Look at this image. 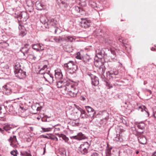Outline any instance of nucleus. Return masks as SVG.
Listing matches in <instances>:
<instances>
[{
    "label": "nucleus",
    "instance_id": "5",
    "mask_svg": "<svg viewBox=\"0 0 156 156\" xmlns=\"http://www.w3.org/2000/svg\"><path fill=\"white\" fill-rule=\"evenodd\" d=\"M95 66L98 68V71L100 75H101V77L102 78H104L105 76L104 74L105 73V66L101 62L96 61L95 62Z\"/></svg>",
    "mask_w": 156,
    "mask_h": 156
},
{
    "label": "nucleus",
    "instance_id": "53",
    "mask_svg": "<svg viewBox=\"0 0 156 156\" xmlns=\"http://www.w3.org/2000/svg\"><path fill=\"white\" fill-rule=\"evenodd\" d=\"M71 123L73 126H77L78 125V122H76V120H74Z\"/></svg>",
    "mask_w": 156,
    "mask_h": 156
},
{
    "label": "nucleus",
    "instance_id": "19",
    "mask_svg": "<svg viewBox=\"0 0 156 156\" xmlns=\"http://www.w3.org/2000/svg\"><path fill=\"white\" fill-rule=\"evenodd\" d=\"M103 114L105 115L106 116L105 117L104 119H102L101 120L100 122V124L102 125L103 126H104L106 124L107 122V120L108 118V114L106 111H104Z\"/></svg>",
    "mask_w": 156,
    "mask_h": 156
},
{
    "label": "nucleus",
    "instance_id": "46",
    "mask_svg": "<svg viewBox=\"0 0 156 156\" xmlns=\"http://www.w3.org/2000/svg\"><path fill=\"white\" fill-rule=\"evenodd\" d=\"M8 109L10 112H13L14 111L13 106L12 105H10L8 106V107L7 108Z\"/></svg>",
    "mask_w": 156,
    "mask_h": 156
},
{
    "label": "nucleus",
    "instance_id": "1",
    "mask_svg": "<svg viewBox=\"0 0 156 156\" xmlns=\"http://www.w3.org/2000/svg\"><path fill=\"white\" fill-rule=\"evenodd\" d=\"M111 53L113 55L115 54V51L114 48H103L97 49L96 50V57L100 59L103 58L105 55H107L108 54Z\"/></svg>",
    "mask_w": 156,
    "mask_h": 156
},
{
    "label": "nucleus",
    "instance_id": "10",
    "mask_svg": "<svg viewBox=\"0 0 156 156\" xmlns=\"http://www.w3.org/2000/svg\"><path fill=\"white\" fill-rule=\"evenodd\" d=\"M16 76L20 79H22L26 76V72L22 69L14 73Z\"/></svg>",
    "mask_w": 156,
    "mask_h": 156
},
{
    "label": "nucleus",
    "instance_id": "39",
    "mask_svg": "<svg viewBox=\"0 0 156 156\" xmlns=\"http://www.w3.org/2000/svg\"><path fill=\"white\" fill-rule=\"evenodd\" d=\"M9 140L11 143H16L17 142L16 136L14 135L12 137L11 136Z\"/></svg>",
    "mask_w": 156,
    "mask_h": 156
},
{
    "label": "nucleus",
    "instance_id": "33",
    "mask_svg": "<svg viewBox=\"0 0 156 156\" xmlns=\"http://www.w3.org/2000/svg\"><path fill=\"white\" fill-rule=\"evenodd\" d=\"M89 4L90 6L93 8H97V9L96 10H98V7L96 3L94 2L93 0H90L89 2Z\"/></svg>",
    "mask_w": 156,
    "mask_h": 156
},
{
    "label": "nucleus",
    "instance_id": "16",
    "mask_svg": "<svg viewBox=\"0 0 156 156\" xmlns=\"http://www.w3.org/2000/svg\"><path fill=\"white\" fill-rule=\"evenodd\" d=\"M81 11H82V9L80 7L77 6L73 7L71 10L72 13L74 15H76L77 13H80Z\"/></svg>",
    "mask_w": 156,
    "mask_h": 156
},
{
    "label": "nucleus",
    "instance_id": "47",
    "mask_svg": "<svg viewBox=\"0 0 156 156\" xmlns=\"http://www.w3.org/2000/svg\"><path fill=\"white\" fill-rule=\"evenodd\" d=\"M67 36H66L65 35H63L61 36H60V38L61 40V42H62L63 41H67Z\"/></svg>",
    "mask_w": 156,
    "mask_h": 156
},
{
    "label": "nucleus",
    "instance_id": "32",
    "mask_svg": "<svg viewBox=\"0 0 156 156\" xmlns=\"http://www.w3.org/2000/svg\"><path fill=\"white\" fill-rule=\"evenodd\" d=\"M60 2L59 3V6L62 9L66 8L68 7V5L66 3L62 0H59Z\"/></svg>",
    "mask_w": 156,
    "mask_h": 156
},
{
    "label": "nucleus",
    "instance_id": "51",
    "mask_svg": "<svg viewBox=\"0 0 156 156\" xmlns=\"http://www.w3.org/2000/svg\"><path fill=\"white\" fill-rule=\"evenodd\" d=\"M106 85L108 89H109L112 87V85L108 82L106 83Z\"/></svg>",
    "mask_w": 156,
    "mask_h": 156
},
{
    "label": "nucleus",
    "instance_id": "34",
    "mask_svg": "<svg viewBox=\"0 0 156 156\" xmlns=\"http://www.w3.org/2000/svg\"><path fill=\"white\" fill-rule=\"evenodd\" d=\"M21 69V65L19 62H16L14 66V72H15Z\"/></svg>",
    "mask_w": 156,
    "mask_h": 156
},
{
    "label": "nucleus",
    "instance_id": "26",
    "mask_svg": "<svg viewBox=\"0 0 156 156\" xmlns=\"http://www.w3.org/2000/svg\"><path fill=\"white\" fill-rule=\"evenodd\" d=\"M62 88H63V89L66 91L67 89H66L67 87L69 85H72L71 84H70L69 82L66 80H62Z\"/></svg>",
    "mask_w": 156,
    "mask_h": 156
},
{
    "label": "nucleus",
    "instance_id": "56",
    "mask_svg": "<svg viewBox=\"0 0 156 156\" xmlns=\"http://www.w3.org/2000/svg\"><path fill=\"white\" fill-rule=\"evenodd\" d=\"M60 128L59 127L55 128L54 130V132H55V133H57V132L59 131H60Z\"/></svg>",
    "mask_w": 156,
    "mask_h": 156
},
{
    "label": "nucleus",
    "instance_id": "40",
    "mask_svg": "<svg viewBox=\"0 0 156 156\" xmlns=\"http://www.w3.org/2000/svg\"><path fill=\"white\" fill-rule=\"evenodd\" d=\"M87 156H102V154L99 152L94 151L91 153L90 155L88 154Z\"/></svg>",
    "mask_w": 156,
    "mask_h": 156
},
{
    "label": "nucleus",
    "instance_id": "59",
    "mask_svg": "<svg viewBox=\"0 0 156 156\" xmlns=\"http://www.w3.org/2000/svg\"><path fill=\"white\" fill-rule=\"evenodd\" d=\"M27 152H21V154H20V155L22 156H26V155L27 154Z\"/></svg>",
    "mask_w": 156,
    "mask_h": 156
},
{
    "label": "nucleus",
    "instance_id": "21",
    "mask_svg": "<svg viewBox=\"0 0 156 156\" xmlns=\"http://www.w3.org/2000/svg\"><path fill=\"white\" fill-rule=\"evenodd\" d=\"M55 135H57L59 137L62 138L63 140H64L66 143L69 144L68 141L69 139L65 135L61 133L59 134L58 133H56Z\"/></svg>",
    "mask_w": 156,
    "mask_h": 156
},
{
    "label": "nucleus",
    "instance_id": "57",
    "mask_svg": "<svg viewBox=\"0 0 156 156\" xmlns=\"http://www.w3.org/2000/svg\"><path fill=\"white\" fill-rule=\"evenodd\" d=\"M80 54L79 52L77 54V55L76 56V58L79 59H81V58L80 55Z\"/></svg>",
    "mask_w": 156,
    "mask_h": 156
},
{
    "label": "nucleus",
    "instance_id": "18",
    "mask_svg": "<svg viewBox=\"0 0 156 156\" xmlns=\"http://www.w3.org/2000/svg\"><path fill=\"white\" fill-rule=\"evenodd\" d=\"M79 108L78 109L81 113L80 117L83 119L87 118L89 116V114H87L85 110L81 108Z\"/></svg>",
    "mask_w": 156,
    "mask_h": 156
},
{
    "label": "nucleus",
    "instance_id": "25",
    "mask_svg": "<svg viewBox=\"0 0 156 156\" xmlns=\"http://www.w3.org/2000/svg\"><path fill=\"white\" fill-rule=\"evenodd\" d=\"M41 45L42 44H40L37 43L33 44L32 47L33 49L37 50V51H38L40 50H43V48H42Z\"/></svg>",
    "mask_w": 156,
    "mask_h": 156
},
{
    "label": "nucleus",
    "instance_id": "7",
    "mask_svg": "<svg viewBox=\"0 0 156 156\" xmlns=\"http://www.w3.org/2000/svg\"><path fill=\"white\" fill-rule=\"evenodd\" d=\"M29 16L28 13L25 11L21 12L17 16V17L19 21H26L29 18Z\"/></svg>",
    "mask_w": 156,
    "mask_h": 156
},
{
    "label": "nucleus",
    "instance_id": "14",
    "mask_svg": "<svg viewBox=\"0 0 156 156\" xmlns=\"http://www.w3.org/2000/svg\"><path fill=\"white\" fill-rule=\"evenodd\" d=\"M89 115L91 118H94V116L95 114V112L94 110L92 108L89 106H86L85 107Z\"/></svg>",
    "mask_w": 156,
    "mask_h": 156
},
{
    "label": "nucleus",
    "instance_id": "4",
    "mask_svg": "<svg viewBox=\"0 0 156 156\" xmlns=\"http://www.w3.org/2000/svg\"><path fill=\"white\" fill-rule=\"evenodd\" d=\"M57 23V21L55 19L49 18L48 20V24L47 26H45L46 28H49V27L52 26L53 28L54 33L56 34L58 28L55 26Z\"/></svg>",
    "mask_w": 156,
    "mask_h": 156
},
{
    "label": "nucleus",
    "instance_id": "55",
    "mask_svg": "<svg viewBox=\"0 0 156 156\" xmlns=\"http://www.w3.org/2000/svg\"><path fill=\"white\" fill-rule=\"evenodd\" d=\"M34 54L32 53L31 54H30V53L29 52L28 53V54H27V55L28 57L30 59V57L31 58H32L33 57V56L34 55Z\"/></svg>",
    "mask_w": 156,
    "mask_h": 156
},
{
    "label": "nucleus",
    "instance_id": "60",
    "mask_svg": "<svg viewBox=\"0 0 156 156\" xmlns=\"http://www.w3.org/2000/svg\"><path fill=\"white\" fill-rule=\"evenodd\" d=\"M151 117H154V118H156V111L153 112V115H152Z\"/></svg>",
    "mask_w": 156,
    "mask_h": 156
},
{
    "label": "nucleus",
    "instance_id": "23",
    "mask_svg": "<svg viewBox=\"0 0 156 156\" xmlns=\"http://www.w3.org/2000/svg\"><path fill=\"white\" fill-rule=\"evenodd\" d=\"M35 5L36 9L38 10H41L43 9L44 5L40 1H37L35 3Z\"/></svg>",
    "mask_w": 156,
    "mask_h": 156
},
{
    "label": "nucleus",
    "instance_id": "17",
    "mask_svg": "<svg viewBox=\"0 0 156 156\" xmlns=\"http://www.w3.org/2000/svg\"><path fill=\"white\" fill-rule=\"evenodd\" d=\"M55 76L56 79L60 80L63 77V75L61 70L60 69H57L55 70Z\"/></svg>",
    "mask_w": 156,
    "mask_h": 156
},
{
    "label": "nucleus",
    "instance_id": "52",
    "mask_svg": "<svg viewBox=\"0 0 156 156\" xmlns=\"http://www.w3.org/2000/svg\"><path fill=\"white\" fill-rule=\"evenodd\" d=\"M115 51H116V50L115 49ZM113 55L114 56V57H112V56H111V59L112 60V61H113L114 62H115V61H117V58H116V54L115 55H113Z\"/></svg>",
    "mask_w": 156,
    "mask_h": 156
},
{
    "label": "nucleus",
    "instance_id": "50",
    "mask_svg": "<svg viewBox=\"0 0 156 156\" xmlns=\"http://www.w3.org/2000/svg\"><path fill=\"white\" fill-rule=\"evenodd\" d=\"M49 139H51L52 140H54L55 141H57L58 140V138L56 136H49Z\"/></svg>",
    "mask_w": 156,
    "mask_h": 156
},
{
    "label": "nucleus",
    "instance_id": "63",
    "mask_svg": "<svg viewBox=\"0 0 156 156\" xmlns=\"http://www.w3.org/2000/svg\"><path fill=\"white\" fill-rule=\"evenodd\" d=\"M105 111H103L102 112H101V116H102V118H103V119H104L105 117L106 116L105 115L103 114L104 112Z\"/></svg>",
    "mask_w": 156,
    "mask_h": 156
},
{
    "label": "nucleus",
    "instance_id": "6",
    "mask_svg": "<svg viewBox=\"0 0 156 156\" xmlns=\"http://www.w3.org/2000/svg\"><path fill=\"white\" fill-rule=\"evenodd\" d=\"M66 89H67V90L66 91L67 92V94L72 97L76 96L78 93V90L73 85H69Z\"/></svg>",
    "mask_w": 156,
    "mask_h": 156
},
{
    "label": "nucleus",
    "instance_id": "44",
    "mask_svg": "<svg viewBox=\"0 0 156 156\" xmlns=\"http://www.w3.org/2000/svg\"><path fill=\"white\" fill-rule=\"evenodd\" d=\"M53 40L55 41L57 43H59L61 42L60 38V36L54 37Z\"/></svg>",
    "mask_w": 156,
    "mask_h": 156
},
{
    "label": "nucleus",
    "instance_id": "28",
    "mask_svg": "<svg viewBox=\"0 0 156 156\" xmlns=\"http://www.w3.org/2000/svg\"><path fill=\"white\" fill-rule=\"evenodd\" d=\"M137 109L139 110H140L141 112H143L144 111L147 113L148 116H149L150 114L148 111L147 109L145 106L142 105L139 106Z\"/></svg>",
    "mask_w": 156,
    "mask_h": 156
},
{
    "label": "nucleus",
    "instance_id": "62",
    "mask_svg": "<svg viewBox=\"0 0 156 156\" xmlns=\"http://www.w3.org/2000/svg\"><path fill=\"white\" fill-rule=\"evenodd\" d=\"M0 132H1L2 134H4L5 131L4 130L0 128Z\"/></svg>",
    "mask_w": 156,
    "mask_h": 156
},
{
    "label": "nucleus",
    "instance_id": "49",
    "mask_svg": "<svg viewBox=\"0 0 156 156\" xmlns=\"http://www.w3.org/2000/svg\"><path fill=\"white\" fill-rule=\"evenodd\" d=\"M41 129H42V131L43 132H48L50 131L51 129V128H44L42 127Z\"/></svg>",
    "mask_w": 156,
    "mask_h": 156
},
{
    "label": "nucleus",
    "instance_id": "12",
    "mask_svg": "<svg viewBox=\"0 0 156 156\" xmlns=\"http://www.w3.org/2000/svg\"><path fill=\"white\" fill-rule=\"evenodd\" d=\"M88 75L91 78L92 80V84L93 85L96 86L99 84V81L97 77L91 74H89Z\"/></svg>",
    "mask_w": 156,
    "mask_h": 156
},
{
    "label": "nucleus",
    "instance_id": "2",
    "mask_svg": "<svg viewBox=\"0 0 156 156\" xmlns=\"http://www.w3.org/2000/svg\"><path fill=\"white\" fill-rule=\"evenodd\" d=\"M64 67L68 70V72L71 74L76 73L78 69V66L76 62L72 61H70L67 63L64 64Z\"/></svg>",
    "mask_w": 156,
    "mask_h": 156
},
{
    "label": "nucleus",
    "instance_id": "43",
    "mask_svg": "<svg viewBox=\"0 0 156 156\" xmlns=\"http://www.w3.org/2000/svg\"><path fill=\"white\" fill-rule=\"evenodd\" d=\"M57 86L58 88H62V80H60L57 82Z\"/></svg>",
    "mask_w": 156,
    "mask_h": 156
},
{
    "label": "nucleus",
    "instance_id": "35",
    "mask_svg": "<svg viewBox=\"0 0 156 156\" xmlns=\"http://www.w3.org/2000/svg\"><path fill=\"white\" fill-rule=\"evenodd\" d=\"M48 20V19L45 17L43 16L41 17L40 19V21L43 24H44V25H46V26H47Z\"/></svg>",
    "mask_w": 156,
    "mask_h": 156
},
{
    "label": "nucleus",
    "instance_id": "58",
    "mask_svg": "<svg viewBox=\"0 0 156 156\" xmlns=\"http://www.w3.org/2000/svg\"><path fill=\"white\" fill-rule=\"evenodd\" d=\"M61 155L62 156H67L66 151L64 150L61 152Z\"/></svg>",
    "mask_w": 156,
    "mask_h": 156
},
{
    "label": "nucleus",
    "instance_id": "45",
    "mask_svg": "<svg viewBox=\"0 0 156 156\" xmlns=\"http://www.w3.org/2000/svg\"><path fill=\"white\" fill-rule=\"evenodd\" d=\"M27 10L30 12H31L33 11V6L32 5H27L26 7Z\"/></svg>",
    "mask_w": 156,
    "mask_h": 156
},
{
    "label": "nucleus",
    "instance_id": "15",
    "mask_svg": "<svg viewBox=\"0 0 156 156\" xmlns=\"http://www.w3.org/2000/svg\"><path fill=\"white\" fill-rule=\"evenodd\" d=\"M118 73L119 72L117 71H108L106 73L107 76H109L110 79L112 78V79L116 78L117 77L115 76L118 75Z\"/></svg>",
    "mask_w": 156,
    "mask_h": 156
},
{
    "label": "nucleus",
    "instance_id": "9",
    "mask_svg": "<svg viewBox=\"0 0 156 156\" xmlns=\"http://www.w3.org/2000/svg\"><path fill=\"white\" fill-rule=\"evenodd\" d=\"M43 77L46 81L50 83H53L54 80L53 77V75L51 74L50 72L49 73H44L43 74Z\"/></svg>",
    "mask_w": 156,
    "mask_h": 156
},
{
    "label": "nucleus",
    "instance_id": "54",
    "mask_svg": "<svg viewBox=\"0 0 156 156\" xmlns=\"http://www.w3.org/2000/svg\"><path fill=\"white\" fill-rule=\"evenodd\" d=\"M17 151H13L11 152V154L14 156H17Z\"/></svg>",
    "mask_w": 156,
    "mask_h": 156
},
{
    "label": "nucleus",
    "instance_id": "20",
    "mask_svg": "<svg viewBox=\"0 0 156 156\" xmlns=\"http://www.w3.org/2000/svg\"><path fill=\"white\" fill-rule=\"evenodd\" d=\"M139 142L142 144H145L147 143V139L145 136L141 135L138 137Z\"/></svg>",
    "mask_w": 156,
    "mask_h": 156
},
{
    "label": "nucleus",
    "instance_id": "48",
    "mask_svg": "<svg viewBox=\"0 0 156 156\" xmlns=\"http://www.w3.org/2000/svg\"><path fill=\"white\" fill-rule=\"evenodd\" d=\"M73 50V49L71 48H70V46H66V51L68 52H72Z\"/></svg>",
    "mask_w": 156,
    "mask_h": 156
},
{
    "label": "nucleus",
    "instance_id": "64",
    "mask_svg": "<svg viewBox=\"0 0 156 156\" xmlns=\"http://www.w3.org/2000/svg\"><path fill=\"white\" fill-rule=\"evenodd\" d=\"M30 59H31L35 60L36 59V57L35 56V55H34L33 56V57L32 58H31V57H30Z\"/></svg>",
    "mask_w": 156,
    "mask_h": 156
},
{
    "label": "nucleus",
    "instance_id": "61",
    "mask_svg": "<svg viewBox=\"0 0 156 156\" xmlns=\"http://www.w3.org/2000/svg\"><path fill=\"white\" fill-rule=\"evenodd\" d=\"M80 99L81 100L84 101L86 100V98L82 96L80 97Z\"/></svg>",
    "mask_w": 156,
    "mask_h": 156
},
{
    "label": "nucleus",
    "instance_id": "8",
    "mask_svg": "<svg viewBox=\"0 0 156 156\" xmlns=\"http://www.w3.org/2000/svg\"><path fill=\"white\" fill-rule=\"evenodd\" d=\"M14 84L12 83H9L3 86V90L7 95L10 94L11 92H12V88L10 87V85H13Z\"/></svg>",
    "mask_w": 156,
    "mask_h": 156
},
{
    "label": "nucleus",
    "instance_id": "27",
    "mask_svg": "<svg viewBox=\"0 0 156 156\" xmlns=\"http://www.w3.org/2000/svg\"><path fill=\"white\" fill-rule=\"evenodd\" d=\"M131 130L132 133L136 136H139L143 133V131H140L137 130L135 127H132L131 129Z\"/></svg>",
    "mask_w": 156,
    "mask_h": 156
},
{
    "label": "nucleus",
    "instance_id": "31",
    "mask_svg": "<svg viewBox=\"0 0 156 156\" xmlns=\"http://www.w3.org/2000/svg\"><path fill=\"white\" fill-rule=\"evenodd\" d=\"M66 42L72 43L76 41V38L75 36H67Z\"/></svg>",
    "mask_w": 156,
    "mask_h": 156
},
{
    "label": "nucleus",
    "instance_id": "38",
    "mask_svg": "<svg viewBox=\"0 0 156 156\" xmlns=\"http://www.w3.org/2000/svg\"><path fill=\"white\" fill-rule=\"evenodd\" d=\"M12 128V126L9 124H7L5 125L3 127V129L7 132L9 130H10Z\"/></svg>",
    "mask_w": 156,
    "mask_h": 156
},
{
    "label": "nucleus",
    "instance_id": "24",
    "mask_svg": "<svg viewBox=\"0 0 156 156\" xmlns=\"http://www.w3.org/2000/svg\"><path fill=\"white\" fill-rule=\"evenodd\" d=\"M83 59L84 62L86 63H88V64H90L93 62V60L90 57L89 55L87 54H86V55L84 57Z\"/></svg>",
    "mask_w": 156,
    "mask_h": 156
},
{
    "label": "nucleus",
    "instance_id": "22",
    "mask_svg": "<svg viewBox=\"0 0 156 156\" xmlns=\"http://www.w3.org/2000/svg\"><path fill=\"white\" fill-rule=\"evenodd\" d=\"M26 31H28L29 33L32 32L33 28L32 25L30 23L25 24L23 26Z\"/></svg>",
    "mask_w": 156,
    "mask_h": 156
},
{
    "label": "nucleus",
    "instance_id": "29",
    "mask_svg": "<svg viewBox=\"0 0 156 156\" xmlns=\"http://www.w3.org/2000/svg\"><path fill=\"white\" fill-rule=\"evenodd\" d=\"M137 126L139 129L141 130L140 131H143L145 129V124L143 122H140L137 124Z\"/></svg>",
    "mask_w": 156,
    "mask_h": 156
},
{
    "label": "nucleus",
    "instance_id": "13",
    "mask_svg": "<svg viewBox=\"0 0 156 156\" xmlns=\"http://www.w3.org/2000/svg\"><path fill=\"white\" fill-rule=\"evenodd\" d=\"M29 44H26L21 48L20 51L23 54L24 56H26L29 53Z\"/></svg>",
    "mask_w": 156,
    "mask_h": 156
},
{
    "label": "nucleus",
    "instance_id": "41",
    "mask_svg": "<svg viewBox=\"0 0 156 156\" xmlns=\"http://www.w3.org/2000/svg\"><path fill=\"white\" fill-rule=\"evenodd\" d=\"M112 148L110 147H109V145L108 144H107V148L105 151L106 154H111V150Z\"/></svg>",
    "mask_w": 156,
    "mask_h": 156
},
{
    "label": "nucleus",
    "instance_id": "30",
    "mask_svg": "<svg viewBox=\"0 0 156 156\" xmlns=\"http://www.w3.org/2000/svg\"><path fill=\"white\" fill-rule=\"evenodd\" d=\"M75 137L76 139L78 140H81L86 138V136L84 135L81 133H78L77 136H75Z\"/></svg>",
    "mask_w": 156,
    "mask_h": 156
},
{
    "label": "nucleus",
    "instance_id": "3",
    "mask_svg": "<svg viewBox=\"0 0 156 156\" xmlns=\"http://www.w3.org/2000/svg\"><path fill=\"white\" fill-rule=\"evenodd\" d=\"M90 144L88 142H86L81 144L78 149V151L79 154L86 155L88 152V149Z\"/></svg>",
    "mask_w": 156,
    "mask_h": 156
},
{
    "label": "nucleus",
    "instance_id": "11",
    "mask_svg": "<svg viewBox=\"0 0 156 156\" xmlns=\"http://www.w3.org/2000/svg\"><path fill=\"white\" fill-rule=\"evenodd\" d=\"M81 21L80 22V24L82 27L86 28L90 27V20L82 18L81 19Z\"/></svg>",
    "mask_w": 156,
    "mask_h": 156
},
{
    "label": "nucleus",
    "instance_id": "37",
    "mask_svg": "<svg viewBox=\"0 0 156 156\" xmlns=\"http://www.w3.org/2000/svg\"><path fill=\"white\" fill-rule=\"evenodd\" d=\"M114 140L116 141H122V139L120 137V133L119 132V134H117L116 136L114 138Z\"/></svg>",
    "mask_w": 156,
    "mask_h": 156
},
{
    "label": "nucleus",
    "instance_id": "36",
    "mask_svg": "<svg viewBox=\"0 0 156 156\" xmlns=\"http://www.w3.org/2000/svg\"><path fill=\"white\" fill-rule=\"evenodd\" d=\"M47 66L46 65H44L43 67L40 70L39 73L41 74H44L46 73L45 71L47 70Z\"/></svg>",
    "mask_w": 156,
    "mask_h": 156
},
{
    "label": "nucleus",
    "instance_id": "42",
    "mask_svg": "<svg viewBox=\"0 0 156 156\" xmlns=\"http://www.w3.org/2000/svg\"><path fill=\"white\" fill-rule=\"evenodd\" d=\"M25 30H20V32L19 33V35L20 36L22 37H24L27 34V32Z\"/></svg>",
    "mask_w": 156,
    "mask_h": 156
}]
</instances>
